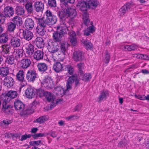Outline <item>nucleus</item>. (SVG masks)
Segmentation results:
<instances>
[{"mask_svg":"<svg viewBox=\"0 0 149 149\" xmlns=\"http://www.w3.org/2000/svg\"><path fill=\"white\" fill-rule=\"evenodd\" d=\"M23 50L22 49H16L14 50L13 55L17 61H19L23 56Z\"/></svg>","mask_w":149,"mask_h":149,"instance_id":"obj_14","label":"nucleus"},{"mask_svg":"<svg viewBox=\"0 0 149 149\" xmlns=\"http://www.w3.org/2000/svg\"><path fill=\"white\" fill-rule=\"evenodd\" d=\"M44 96L48 101L52 103L50 106L51 108L57 104L58 102L56 100L55 96L51 92L45 91Z\"/></svg>","mask_w":149,"mask_h":149,"instance_id":"obj_7","label":"nucleus"},{"mask_svg":"<svg viewBox=\"0 0 149 149\" xmlns=\"http://www.w3.org/2000/svg\"><path fill=\"white\" fill-rule=\"evenodd\" d=\"M110 59V55L109 54L107 51H106L104 54L103 57V60L106 63H108Z\"/></svg>","mask_w":149,"mask_h":149,"instance_id":"obj_47","label":"nucleus"},{"mask_svg":"<svg viewBox=\"0 0 149 149\" xmlns=\"http://www.w3.org/2000/svg\"><path fill=\"white\" fill-rule=\"evenodd\" d=\"M36 45L39 48H42L44 47V42L42 38L40 37H37L35 40Z\"/></svg>","mask_w":149,"mask_h":149,"instance_id":"obj_24","label":"nucleus"},{"mask_svg":"<svg viewBox=\"0 0 149 149\" xmlns=\"http://www.w3.org/2000/svg\"><path fill=\"white\" fill-rule=\"evenodd\" d=\"M12 122L11 120L8 119H4L0 122L1 125L3 127H6Z\"/></svg>","mask_w":149,"mask_h":149,"instance_id":"obj_43","label":"nucleus"},{"mask_svg":"<svg viewBox=\"0 0 149 149\" xmlns=\"http://www.w3.org/2000/svg\"><path fill=\"white\" fill-rule=\"evenodd\" d=\"M33 137L35 139H37L39 137H41L45 136V133H36L32 135Z\"/></svg>","mask_w":149,"mask_h":149,"instance_id":"obj_53","label":"nucleus"},{"mask_svg":"<svg viewBox=\"0 0 149 149\" xmlns=\"http://www.w3.org/2000/svg\"><path fill=\"white\" fill-rule=\"evenodd\" d=\"M16 27L15 24L12 22L9 23L8 25V29L9 31H13Z\"/></svg>","mask_w":149,"mask_h":149,"instance_id":"obj_50","label":"nucleus"},{"mask_svg":"<svg viewBox=\"0 0 149 149\" xmlns=\"http://www.w3.org/2000/svg\"><path fill=\"white\" fill-rule=\"evenodd\" d=\"M78 118L79 116L77 115H73L65 117V119L67 121H72Z\"/></svg>","mask_w":149,"mask_h":149,"instance_id":"obj_46","label":"nucleus"},{"mask_svg":"<svg viewBox=\"0 0 149 149\" xmlns=\"http://www.w3.org/2000/svg\"><path fill=\"white\" fill-rule=\"evenodd\" d=\"M135 97L136 98L141 100H145L146 96L144 95H135Z\"/></svg>","mask_w":149,"mask_h":149,"instance_id":"obj_62","label":"nucleus"},{"mask_svg":"<svg viewBox=\"0 0 149 149\" xmlns=\"http://www.w3.org/2000/svg\"><path fill=\"white\" fill-rule=\"evenodd\" d=\"M124 6H125L126 7H126V9H127V11H128V10H132V5L131 3L129 2L127 3L126 4L124 5Z\"/></svg>","mask_w":149,"mask_h":149,"instance_id":"obj_63","label":"nucleus"},{"mask_svg":"<svg viewBox=\"0 0 149 149\" xmlns=\"http://www.w3.org/2000/svg\"><path fill=\"white\" fill-rule=\"evenodd\" d=\"M125 50L130 51L134 50L138 48V46L135 44H132L131 45H127L124 46Z\"/></svg>","mask_w":149,"mask_h":149,"instance_id":"obj_37","label":"nucleus"},{"mask_svg":"<svg viewBox=\"0 0 149 149\" xmlns=\"http://www.w3.org/2000/svg\"><path fill=\"white\" fill-rule=\"evenodd\" d=\"M25 24L26 29L29 30H31L34 27V23L32 19L27 18L25 21Z\"/></svg>","mask_w":149,"mask_h":149,"instance_id":"obj_19","label":"nucleus"},{"mask_svg":"<svg viewBox=\"0 0 149 149\" xmlns=\"http://www.w3.org/2000/svg\"><path fill=\"white\" fill-rule=\"evenodd\" d=\"M54 92L57 95L62 96L64 94V90L62 87L59 86L55 88Z\"/></svg>","mask_w":149,"mask_h":149,"instance_id":"obj_34","label":"nucleus"},{"mask_svg":"<svg viewBox=\"0 0 149 149\" xmlns=\"http://www.w3.org/2000/svg\"><path fill=\"white\" fill-rule=\"evenodd\" d=\"M82 18L84 24L86 26L88 25L89 24L90 22L88 18V15L87 11L84 12V13L82 14Z\"/></svg>","mask_w":149,"mask_h":149,"instance_id":"obj_33","label":"nucleus"},{"mask_svg":"<svg viewBox=\"0 0 149 149\" xmlns=\"http://www.w3.org/2000/svg\"><path fill=\"white\" fill-rule=\"evenodd\" d=\"M36 92L37 95L40 97H42L45 95V91L40 88L38 89H36Z\"/></svg>","mask_w":149,"mask_h":149,"instance_id":"obj_49","label":"nucleus"},{"mask_svg":"<svg viewBox=\"0 0 149 149\" xmlns=\"http://www.w3.org/2000/svg\"><path fill=\"white\" fill-rule=\"evenodd\" d=\"M22 35L24 38L25 40L29 41L31 40L33 37V34L32 33L28 30L25 31L22 30Z\"/></svg>","mask_w":149,"mask_h":149,"instance_id":"obj_22","label":"nucleus"},{"mask_svg":"<svg viewBox=\"0 0 149 149\" xmlns=\"http://www.w3.org/2000/svg\"><path fill=\"white\" fill-rule=\"evenodd\" d=\"M12 21L14 24L17 25H20L22 24V18L18 16H16L12 19Z\"/></svg>","mask_w":149,"mask_h":149,"instance_id":"obj_40","label":"nucleus"},{"mask_svg":"<svg viewBox=\"0 0 149 149\" xmlns=\"http://www.w3.org/2000/svg\"><path fill=\"white\" fill-rule=\"evenodd\" d=\"M38 76L35 70H29L26 74V78L29 81L33 82L36 78H38Z\"/></svg>","mask_w":149,"mask_h":149,"instance_id":"obj_8","label":"nucleus"},{"mask_svg":"<svg viewBox=\"0 0 149 149\" xmlns=\"http://www.w3.org/2000/svg\"><path fill=\"white\" fill-rule=\"evenodd\" d=\"M93 22H91L90 24L91 25L86 29L84 31V35L86 36H88L90 35L91 33H93L95 31V28L94 26L92 25Z\"/></svg>","mask_w":149,"mask_h":149,"instance_id":"obj_20","label":"nucleus"},{"mask_svg":"<svg viewBox=\"0 0 149 149\" xmlns=\"http://www.w3.org/2000/svg\"><path fill=\"white\" fill-rule=\"evenodd\" d=\"M59 17L61 20V22L65 21L66 19L69 18L72 19L75 17L77 15L75 10L71 8H68L63 11H60L58 13Z\"/></svg>","mask_w":149,"mask_h":149,"instance_id":"obj_4","label":"nucleus"},{"mask_svg":"<svg viewBox=\"0 0 149 149\" xmlns=\"http://www.w3.org/2000/svg\"><path fill=\"white\" fill-rule=\"evenodd\" d=\"M10 43L13 47H18L20 46L21 41L20 39L16 37H13L11 39Z\"/></svg>","mask_w":149,"mask_h":149,"instance_id":"obj_25","label":"nucleus"},{"mask_svg":"<svg viewBox=\"0 0 149 149\" xmlns=\"http://www.w3.org/2000/svg\"><path fill=\"white\" fill-rule=\"evenodd\" d=\"M66 68L70 74H72L74 69L72 66L70 65H66Z\"/></svg>","mask_w":149,"mask_h":149,"instance_id":"obj_54","label":"nucleus"},{"mask_svg":"<svg viewBox=\"0 0 149 149\" xmlns=\"http://www.w3.org/2000/svg\"><path fill=\"white\" fill-rule=\"evenodd\" d=\"M24 47L26 50V53L28 57H30L34 51V47L31 44L29 43L25 44Z\"/></svg>","mask_w":149,"mask_h":149,"instance_id":"obj_11","label":"nucleus"},{"mask_svg":"<svg viewBox=\"0 0 149 149\" xmlns=\"http://www.w3.org/2000/svg\"><path fill=\"white\" fill-rule=\"evenodd\" d=\"M82 107V104H79L78 105L76 106L73 109V111L74 112L76 111H79L81 109Z\"/></svg>","mask_w":149,"mask_h":149,"instance_id":"obj_60","label":"nucleus"},{"mask_svg":"<svg viewBox=\"0 0 149 149\" xmlns=\"http://www.w3.org/2000/svg\"><path fill=\"white\" fill-rule=\"evenodd\" d=\"M6 17L4 14L0 13V23L3 24L5 22Z\"/></svg>","mask_w":149,"mask_h":149,"instance_id":"obj_58","label":"nucleus"},{"mask_svg":"<svg viewBox=\"0 0 149 149\" xmlns=\"http://www.w3.org/2000/svg\"><path fill=\"white\" fill-rule=\"evenodd\" d=\"M4 85L8 88L13 86L14 84L13 79L10 76L6 77L4 79Z\"/></svg>","mask_w":149,"mask_h":149,"instance_id":"obj_15","label":"nucleus"},{"mask_svg":"<svg viewBox=\"0 0 149 149\" xmlns=\"http://www.w3.org/2000/svg\"><path fill=\"white\" fill-rule=\"evenodd\" d=\"M133 57H136L138 58H140L145 60L149 59V57L146 54H135L133 55Z\"/></svg>","mask_w":149,"mask_h":149,"instance_id":"obj_39","label":"nucleus"},{"mask_svg":"<svg viewBox=\"0 0 149 149\" xmlns=\"http://www.w3.org/2000/svg\"><path fill=\"white\" fill-rule=\"evenodd\" d=\"M69 35L70 42L73 45H75L77 43L75 33L74 31L70 30L69 32Z\"/></svg>","mask_w":149,"mask_h":149,"instance_id":"obj_18","label":"nucleus"},{"mask_svg":"<svg viewBox=\"0 0 149 149\" xmlns=\"http://www.w3.org/2000/svg\"><path fill=\"white\" fill-rule=\"evenodd\" d=\"M46 18L44 17L38 19V26L36 28L37 32L40 36H44L46 32L45 28L51 27L56 23L57 19L56 16L52 14L50 10H47L45 13Z\"/></svg>","mask_w":149,"mask_h":149,"instance_id":"obj_1","label":"nucleus"},{"mask_svg":"<svg viewBox=\"0 0 149 149\" xmlns=\"http://www.w3.org/2000/svg\"><path fill=\"white\" fill-rule=\"evenodd\" d=\"M41 81L42 86L48 89L52 88L53 86L52 79L50 77L46 76L41 79H39Z\"/></svg>","mask_w":149,"mask_h":149,"instance_id":"obj_6","label":"nucleus"},{"mask_svg":"<svg viewBox=\"0 0 149 149\" xmlns=\"http://www.w3.org/2000/svg\"><path fill=\"white\" fill-rule=\"evenodd\" d=\"M47 118L45 116H43L40 117L33 121L34 123H42L47 120Z\"/></svg>","mask_w":149,"mask_h":149,"instance_id":"obj_42","label":"nucleus"},{"mask_svg":"<svg viewBox=\"0 0 149 149\" xmlns=\"http://www.w3.org/2000/svg\"><path fill=\"white\" fill-rule=\"evenodd\" d=\"M36 93V89L31 86H29L25 90V94L27 98L31 99L34 97Z\"/></svg>","mask_w":149,"mask_h":149,"instance_id":"obj_9","label":"nucleus"},{"mask_svg":"<svg viewBox=\"0 0 149 149\" xmlns=\"http://www.w3.org/2000/svg\"><path fill=\"white\" fill-rule=\"evenodd\" d=\"M20 81H21V83H20V87L21 88H22L25 86H26L27 84V83L26 81L24 80H19Z\"/></svg>","mask_w":149,"mask_h":149,"instance_id":"obj_64","label":"nucleus"},{"mask_svg":"<svg viewBox=\"0 0 149 149\" xmlns=\"http://www.w3.org/2000/svg\"><path fill=\"white\" fill-rule=\"evenodd\" d=\"M14 13V9L11 7L8 6L4 8L3 14L6 17L10 18L13 15Z\"/></svg>","mask_w":149,"mask_h":149,"instance_id":"obj_12","label":"nucleus"},{"mask_svg":"<svg viewBox=\"0 0 149 149\" xmlns=\"http://www.w3.org/2000/svg\"><path fill=\"white\" fill-rule=\"evenodd\" d=\"M14 107L17 110H20L24 107V105L22 102L19 100H16L14 102Z\"/></svg>","mask_w":149,"mask_h":149,"instance_id":"obj_30","label":"nucleus"},{"mask_svg":"<svg viewBox=\"0 0 149 149\" xmlns=\"http://www.w3.org/2000/svg\"><path fill=\"white\" fill-rule=\"evenodd\" d=\"M17 15H21L24 13V10L22 6H17L15 9Z\"/></svg>","mask_w":149,"mask_h":149,"instance_id":"obj_35","label":"nucleus"},{"mask_svg":"<svg viewBox=\"0 0 149 149\" xmlns=\"http://www.w3.org/2000/svg\"><path fill=\"white\" fill-rule=\"evenodd\" d=\"M63 67V64L59 62H56L54 63L53 68L56 72H58L62 71Z\"/></svg>","mask_w":149,"mask_h":149,"instance_id":"obj_21","label":"nucleus"},{"mask_svg":"<svg viewBox=\"0 0 149 149\" xmlns=\"http://www.w3.org/2000/svg\"><path fill=\"white\" fill-rule=\"evenodd\" d=\"M79 75L82 80L85 81L89 80L92 77L91 75L90 74L88 73L84 74L83 71H81Z\"/></svg>","mask_w":149,"mask_h":149,"instance_id":"obj_26","label":"nucleus"},{"mask_svg":"<svg viewBox=\"0 0 149 149\" xmlns=\"http://www.w3.org/2000/svg\"><path fill=\"white\" fill-rule=\"evenodd\" d=\"M10 49V47L9 45H4L2 47V52L5 54H7L9 52Z\"/></svg>","mask_w":149,"mask_h":149,"instance_id":"obj_48","label":"nucleus"},{"mask_svg":"<svg viewBox=\"0 0 149 149\" xmlns=\"http://www.w3.org/2000/svg\"><path fill=\"white\" fill-rule=\"evenodd\" d=\"M76 79L77 77L74 75H72L68 78L66 84L68 90L71 89L72 84L74 82L75 80H76Z\"/></svg>","mask_w":149,"mask_h":149,"instance_id":"obj_28","label":"nucleus"},{"mask_svg":"<svg viewBox=\"0 0 149 149\" xmlns=\"http://www.w3.org/2000/svg\"><path fill=\"white\" fill-rule=\"evenodd\" d=\"M9 73V69L7 67H2L0 69V75L2 77L6 76Z\"/></svg>","mask_w":149,"mask_h":149,"instance_id":"obj_32","label":"nucleus"},{"mask_svg":"<svg viewBox=\"0 0 149 149\" xmlns=\"http://www.w3.org/2000/svg\"><path fill=\"white\" fill-rule=\"evenodd\" d=\"M31 136L32 135L30 134H29L28 135L25 134L22 136L20 140L21 141H23L24 140H26L28 138H30L31 137Z\"/></svg>","mask_w":149,"mask_h":149,"instance_id":"obj_59","label":"nucleus"},{"mask_svg":"<svg viewBox=\"0 0 149 149\" xmlns=\"http://www.w3.org/2000/svg\"><path fill=\"white\" fill-rule=\"evenodd\" d=\"M47 48L49 51L52 53V56L53 61H55L57 60L63 61L64 57V54H58L59 56H61L62 57L59 58V56H55L54 53L57 52L59 50V46L56 42H54L52 40H50L48 42L47 46Z\"/></svg>","mask_w":149,"mask_h":149,"instance_id":"obj_3","label":"nucleus"},{"mask_svg":"<svg viewBox=\"0 0 149 149\" xmlns=\"http://www.w3.org/2000/svg\"><path fill=\"white\" fill-rule=\"evenodd\" d=\"M137 67L135 65H132L131 66H130L127 69L125 70L124 71V72H130L132 71V70L134 69V68H136Z\"/></svg>","mask_w":149,"mask_h":149,"instance_id":"obj_57","label":"nucleus"},{"mask_svg":"<svg viewBox=\"0 0 149 149\" xmlns=\"http://www.w3.org/2000/svg\"><path fill=\"white\" fill-rule=\"evenodd\" d=\"M34 7L37 12L42 11L44 8V4L41 1L35 2L34 4Z\"/></svg>","mask_w":149,"mask_h":149,"instance_id":"obj_17","label":"nucleus"},{"mask_svg":"<svg viewBox=\"0 0 149 149\" xmlns=\"http://www.w3.org/2000/svg\"><path fill=\"white\" fill-rule=\"evenodd\" d=\"M67 43L65 42H63L60 43V48L61 52L63 53L65 51L66 44Z\"/></svg>","mask_w":149,"mask_h":149,"instance_id":"obj_51","label":"nucleus"},{"mask_svg":"<svg viewBox=\"0 0 149 149\" xmlns=\"http://www.w3.org/2000/svg\"><path fill=\"white\" fill-rule=\"evenodd\" d=\"M14 62V58L13 55L7 56L6 60V63L10 65L13 64Z\"/></svg>","mask_w":149,"mask_h":149,"instance_id":"obj_36","label":"nucleus"},{"mask_svg":"<svg viewBox=\"0 0 149 149\" xmlns=\"http://www.w3.org/2000/svg\"><path fill=\"white\" fill-rule=\"evenodd\" d=\"M76 6L81 11H82L83 13L84 12L86 11L87 9L89 8L88 3L81 0L78 1L76 5Z\"/></svg>","mask_w":149,"mask_h":149,"instance_id":"obj_10","label":"nucleus"},{"mask_svg":"<svg viewBox=\"0 0 149 149\" xmlns=\"http://www.w3.org/2000/svg\"><path fill=\"white\" fill-rule=\"evenodd\" d=\"M43 56V53L42 51L37 50L34 53L33 57L36 60H39L42 59Z\"/></svg>","mask_w":149,"mask_h":149,"instance_id":"obj_29","label":"nucleus"},{"mask_svg":"<svg viewBox=\"0 0 149 149\" xmlns=\"http://www.w3.org/2000/svg\"><path fill=\"white\" fill-rule=\"evenodd\" d=\"M109 96L108 91L107 90H103L100 93L98 98L99 100L98 102H100L103 100L106 99Z\"/></svg>","mask_w":149,"mask_h":149,"instance_id":"obj_23","label":"nucleus"},{"mask_svg":"<svg viewBox=\"0 0 149 149\" xmlns=\"http://www.w3.org/2000/svg\"><path fill=\"white\" fill-rule=\"evenodd\" d=\"M73 58L76 61H81L84 59V56L82 53L79 51H76L73 53Z\"/></svg>","mask_w":149,"mask_h":149,"instance_id":"obj_13","label":"nucleus"},{"mask_svg":"<svg viewBox=\"0 0 149 149\" xmlns=\"http://www.w3.org/2000/svg\"><path fill=\"white\" fill-rule=\"evenodd\" d=\"M25 8L29 12L31 13L32 10V5L30 3H28L26 4Z\"/></svg>","mask_w":149,"mask_h":149,"instance_id":"obj_56","label":"nucleus"},{"mask_svg":"<svg viewBox=\"0 0 149 149\" xmlns=\"http://www.w3.org/2000/svg\"><path fill=\"white\" fill-rule=\"evenodd\" d=\"M30 144L34 146H38L42 144L41 141V140H38L37 141H33L30 142Z\"/></svg>","mask_w":149,"mask_h":149,"instance_id":"obj_52","label":"nucleus"},{"mask_svg":"<svg viewBox=\"0 0 149 149\" xmlns=\"http://www.w3.org/2000/svg\"><path fill=\"white\" fill-rule=\"evenodd\" d=\"M8 36L5 33H3L0 36V42L4 43L7 42L8 40Z\"/></svg>","mask_w":149,"mask_h":149,"instance_id":"obj_41","label":"nucleus"},{"mask_svg":"<svg viewBox=\"0 0 149 149\" xmlns=\"http://www.w3.org/2000/svg\"><path fill=\"white\" fill-rule=\"evenodd\" d=\"M125 6H123L119 10L118 13L121 16H123L127 11Z\"/></svg>","mask_w":149,"mask_h":149,"instance_id":"obj_45","label":"nucleus"},{"mask_svg":"<svg viewBox=\"0 0 149 149\" xmlns=\"http://www.w3.org/2000/svg\"><path fill=\"white\" fill-rule=\"evenodd\" d=\"M90 3H88L89 8L95 9L99 5V2L98 0H91Z\"/></svg>","mask_w":149,"mask_h":149,"instance_id":"obj_31","label":"nucleus"},{"mask_svg":"<svg viewBox=\"0 0 149 149\" xmlns=\"http://www.w3.org/2000/svg\"><path fill=\"white\" fill-rule=\"evenodd\" d=\"M16 77L19 81L24 80V72L23 70H19L16 75Z\"/></svg>","mask_w":149,"mask_h":149,"instance_id":"obj_44","label":"nucleus"},{"mask_svg":"<svg viewBox=\"0 0 149 149\" xmlns=\"http://www.w3.org/2000/svg\"><path fill=\"white\" fill-rule=\"evenodd\" d=\"M48 3L51 6L55 7L56 6V2L55 0H48Z\"/></svg>","mask_w":149,"mask_h":149,"instance_id":"obj_55","label":"nucleus"},{"mask_svg":"<svg viewBox=\"0 0 149 149\" xmlns=\"http://www.w3.org/2000/svg\"><path fill=\"white\" fill-rule=\"evenodd\" d=\"M84 65L83 63H80L77 64V66L79 70V74L80 73L81 71H82V70L84 68Z\"/></svg>","mask_w":149,"mask_h":149,"instance_id":"obj_61","label":"nucleus"},{"mask_svg":"<svg viewBox=\"0 0 149 149\" xmlns=\"http://www.w3.org/2000/svg\"><path fill=\"white\" fill-rule=\"evenodd\" d=\"M81 42L83 46L87 50L90 49L92 48V44L88 40L83 39Z\"/></svg>","mask_w":149,"mask_h":149,"instance_id":"obj_27","label":"nucleus"},{"mask_svg":"<svg viewBox=\"0 0 149 149\" xmlns=\"http://www.w3.org/2000/svg\"><path fill=\"white\" fill-rule=\"evenodd\" d=\"M17 95V93L16 91H10L5 96L6 98V100H4V103L5 104H3V108L2 110L4 112H6V110H7L8 108V106L6 105V103L10 101V99L8 100V97H10L11 98H14ZM4 104V103H3Z\"/></svg>","mask_w":149,"mask_h":149,"instance_id":"obj_5","label":"nucleus"},{"mask_svg":"<svg viewBox=\"0 0 149 149\" xmlns=\"http://www.w3.org/2000/svg\"><path fill=\"white\" fill-rule=\"evenodd\" d=\"M37 67L40 71H45L47 69V66L46 64L44 63H39Z\"/></svg>","mask_w":149,"mask_h":149,"instance_id":"obj_38","label":"nucleus"},{"mask_svg":"<svg viewBox=\"0 0 149 149\" xmlns=\"http://www.w3.org/2000/svg\"><path fill=\"white\" fill-rule=\"evenodd\" d=\"M31 61L28 58L24 59L22 60L20 62V66L24 69H26L31 65Z\"/></svg>","mask_w":149,"mask_h":149,"instance_id":"obj_16","label":"nucleus"},{"mask_svg":"<svg viewBox=\"0 0 149 149\" xmlns=\"http://www.w3.org/2000/svg\"><path fill=\"white\" fill-rule=\"evenodd\" d=\"M69 23L67 22H61L60 25L57 27V31L53 33L52 38L54 42L61 41L63 38V34L69 30Z\"/></svg>","mask_w":149,"mask_h":149,"instance_id":"obj_2","label":"nucleus"}]
</instances>
